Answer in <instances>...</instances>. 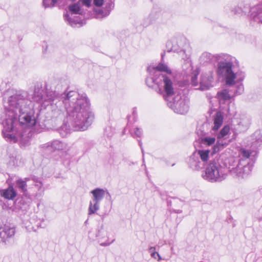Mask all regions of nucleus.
<instances>
[{"label":"nucleus","mask_w":262,"mask_h":262,"mask_svg":"<svg viewBox=\"0 0 262 262\" xmlns=\"http://www.w3.org/2000/svg\"><path fill=\"white\" fill-rule=\"evenodd\" d=\"M61 99L68 115L67 123L64 122L58 129L60 135L66 136L71 129L86 130L94 119V114L90 110V103L86 95L71 91L62 94Z\"/></svg>","instance_id":"1"},{"label":"nucleus","mask_w":262,"mask_h":262,"mask_svg":"<svg viewBox=\"0 0 262 262\" xmlns=\"http://www.w3.org/2000/svg\"><path fill=\"white\" fill-rule=\"evenodd\" d=\"M43 186L42 181L35 177L17 179V191L21 195L20 198H17V200H19L17 209L19 208L27 210L33 199L41 198L45 192Z\"/></svg>","instance_id":"2"},{"label":"nucleus","mask_w":262,"mask_h":262,"mask_svg":"<svg viewBox=\"0 0 262 262\" xmlns=\"http://www.w3.org/2000/svg\"><path fill=\"white\" fill-rule=\"evenodd\" d=\"M10 91L5 94L4 106L7 118L3 122L2 133L5 140L9 142H16V94H11Z\"/></svg>","instance_id":"3"},{"label":"nucleus","mask_w":262,"mask_h":262,"mask_svg":"<svg viewBox=\"0 0 262 262\" xmlns=\"http://www.w3.org/2000/svg\"><path fill=\"white\" fill-rule=\"evenodd\" d=\"M215 72L219 80L222 82H242L244 80L245 73L242 71L234 73L233 71V67L238 63L234 57L221 54L215 56Z\"/></svg>","instance_id":"4"},{"label":"nucleus","mask_w":262,"mask_h":262,"mask_svg":"<svg viewBox=\"0 0 262 262\" xmlns=\"http://www.w3.org/2000/svg\"><path fill=\"white\" fill-rule=\"evenodd\" d=\"M249 150L242 148L239 154L240 159L231 158L228 161V171L234 177L244 178L251 172L252 165L250 163Z\"/></svg>","instance_id":"5"},{"label":"nucleus","mask_w":262,"mask_h":262,"mask_svg":"<svg viewBox=\"0 0 262 262\" xmlns=\"http://www.w3.org/2000/svg\"><path fill=\"white\" fill-rule=\"evenodd\" d=\"M203 178L211 182H221L226 176L227 168L223 159L220 156L209 158Z\"/></svg>","instance_id":"6"},{"label":"nucleus","mask_w":262,"mask_h":262,"mask_svg":"<svg viewBox=\"0 0 262 262\" xmlns=\"http://www.w3.org/2000/svg\"><path fill=\"white\" fill-rule=\"evenodd\" d=\"M211 158L209 149H199L194 151L189 158L187 163L189 167L194 170L203 168Z\"/></svg>","instance_id":"7"},{"label":"nucleus","mask_w":262,"mask_h":262,"mask_svg":"<svg viewBox=\"0 0 262 262\" xmlns=\"http://www.w3.org/2000/svg\"><path fill=\"white\" fill-rule=\"evenodd\" d=\"M147 71L150 74H155L157 72H164L166 74H159L160 79L159 82H172L176 80V74L163 61H160L157 66L151 63L147 68Z\"/></svg>","instance_id":"8"},{"label":"nucleus","mask_w":262,"mask_h":262,"mask_svg":"<svg viewBox=\"0 0 262 262\" xmlns=\"http://www.w3.org/2000/svg\"><path fill=\"white\" fill-rule=\"evenodd\" d=\"M29 104L23 106L21 105L19 108V122L21 125H25L27 127H32L36 124V117L33 109V105L30 101Z\"/></svg>","instance_id":"9"},{"label":"nucleus","mask_w":262,"mask_h":262,"mask_svg":"<svg viewBox=\"0 0 262 262\" xmlns=\"http://www.w3.org/2000/svg\"><path fill=\"white\" fill-rule=\"evenodd\" d=\"M179 93L167 102L168 106L175 113L180 114H186L189 110V100L186 96Z\"/></svg>","instance_id":"10"},{"label":"nucleus","mask_w":262,"mask_h":262,"mask_svg":"<svg viewBox=\"0 0 262 262\" xmlns=\"http://www.w3.org/2000/svg\"><path fill=\"white\" fill-rule=\"evenodd\" d=\"M180 56L184 61V64L183 65V70H186L185 72L186 79L184 80L183 82H195L197 80L198 76L199 74V71L198 70L191 72L192 66L190 59V54L188 52H186L185 48L181 50L180 51L177 52Z\"/></svg>","instance_id":"11"},{"label":"nucleus","mask_w":262,"mask_h":262,"mask_svg":"<svg viewBox=\"0 0 262 262\" xmlns=\"http://www.w3.org/2000/svg\"><path fill=\"white\" fill-rule=\"evenodd\" d=\"M106 191L102 188H97L91 191L92 194V201L90 202L88 214H95L100 208V202L105 196Z\"/></svg>","instance_id":"12"},{"label":"nucleus","mask_w":262,"mask_h":262,"mask_svg":"<svg viewBox=\"0 0 262 262\" xmlns=\"http://www.w3.org/2000/svg\"><path fill=\"white\" fill-rule=\"evenodd\" d=\"M160 84H162L161 85L162 92L160 94L168 102L172 99V96H175L178 93L182 92L179 87L182 88L185 83H160Z\"/></svg>","instance_id":"13"},{"label":"nucleus","mask_w":262,"mask_h":262,"mask_svg":"<svg viewBox=\"0 0 262 262\" xmlns=\"http://www.w3.org/2000/svg\"><path fill=\"white\" fill-rule=\"evenodd\" d=\"M57 95V94L55 92L46 93L41 88L35 87L32 98L34 101L46 106L48 105L47 103L55 101Z\"/></svg>","instance_id":"14"},{"label":"nucleus","mask_w":262,"mask_h":262,"mask_svg":"<svg viewBox=\"0 0 262 262\" xmlns=\"http://www.w3.org/2000/svg\"><path fill=\"white\" fill-rule=\"evenodd\" d=\"M168 52H177L186 48L189 46L186 38L184 36H179L172 39L167 43Z\"/></svg>","instance_id":"15"},{"label":"nucleus","mask_w":262,"mask_h":262,"mask_svg":"<svg viewBox=\"0 0 262 262\" xmlns=\"http://www.w3.org/2000/svg\"><path fill=\"white\" fill-rule=\"evenodd\" d=\"M15 228L10 225H5L0 227V242L6 243L15 234Z\"/></svg>","instance_id":"16"},{"label":"nucleus","mask_w":262,"mask_h":262,"mask_svg":"<svg viewBox=\"0 0 262 262\" xmlns=\"http://www.w3.org/2000/svg\"><path fill=\"white\" fill-rule=\"evenodd\" d=\"M42 147L50 150L56 151L67 149L68 147L66 143L59 140H54L43 145Z\"/></svg>","instance_id":"17"},{"label":"nucleus","mask_w":262,"mask_h":262,"mask_svg":"<svg viewBox=\"0 0 262 262\" xmlns=\"http://www.w3.org/2000/svg\"><path fill=\"white\" fill-rule=\"evenodd\" d=\"M225 86L233 97L242 94L244 91L242 83H226Z\"/></svg>","instance_id":"18"},{"label":"nucleus","mask_w":262,"mask_h":262,"mask_svg":"<svg viewBox=\"0 0 262 262\" xmlns=\"http://www.w3.org/2000/svg\"><path fill=\"white\" fill-rule=\"evenodd\" d=\"M249 16L254 20L262 23V3L251 7Z\"/></svg>","instance_id":"19"},{"label":"nucleus","mask_w":262,"mask_h":262,"mask_svg":"<svg viewBox=\"0 0 262 262\" xmlns=\"http://www.w3.org/2000/svg\"><path fill=\"white\" fill-rule=\"evenodd\" d=\"M59 96L57 95L56 99L54 102H49L51 104L52 107V118H62L63 114L62 111L56 106L57 103H58L59 104L61 103L60 100H59Z\"/></svg>","instance_id":"20"},{"label":"nucleus","mask_w":262,"mask_h":262,"mask_svg":"<svg viewBox=\"0 0 262 262\" xmlns=\"http://www.w3.org/2000/svg\"><path fill=\"white\" fill-rule=\"evenodd\" d=\"M217 96L220 102L223 103L233 98L226 86L224 90L217 92Z\"/></svg>","instance_id":"21"},{"label":"nucleus","mask_w":262,"mask_h":262,"mask_svg":"<svg viewBox=\"0 0 262 262\" xmlns=\"http://www.w3.org/2000/svg\"><path fill=\"white\" fill-rule=\"evenodd\" d=\"M250 124V119L247 117H244L240 118L237 123L238 132L239 133L244 132L247 130Z\"/></svg>","instance_id":"22"},{"label":"nucleus","mask_w":262,"mask_h":262,"mask_svg":"<svg viewBox=\"0 0 262 262\" xmlns=\"http://www.w3.org/2000/svg\"><path fill=\"white\" fill-rule=\"evenodd\" d=\"M213 126L212 127V130L214 132L217 131L221 126L223 122V116L220 112H217L214 117Z\"/></svg>","instance_id":"23"},{"label":"nucleus","mask_w":262,"mask_h":262,"mask_svg":"<svg viewBox=\"0 0 262 262\" xmlns=\"http://www.w3.org/2000/svg\"><path fill=\"white\" fill-rule=\"evenodd\" d=\"M227 146V144L225 142H224L223 140H220L217 141L215 144L214 145V146L212 148V151H210V155H211V157L212 158H214L217 155H215V154L220 151L221 150H223L226 146Z\"/></svg>","instance_id":"24"},{"label":"nucleus","mask_w":262,"mask_h":262,"mask_svg":"<svg viewBox=\"0 0 262 262\" xmlns=\"http://www.w3.org/2000/svg\"><path fill=\"white\" fill-rule=\"evenodd\" d=\"M0 195L8 200H12L16 193L12 187L10 186L8 189L0 190Z\"/></svg>","instance_id":"25"},{"label":"nucleus","mask_w":262,"mask_h":262,"mask_svg":"<svg viewBox=\"0 0 262 262\" xmlns=\"http://www.w3.org/2000/svg\"><path fill=\"white\" fill-rule=\"evenodd\" d=\"M217 54L213 55L209 52H204L200 57V62L202 64H207L211 62Z\"/></svg>","instance_id":"26"},{"label":"nucleus","mask_w":262,"mask_h":262,"mask_svg":"<svg viewBox=\"0 0 262 262\" xmlns=\"http://www.w3.org/2000/svg\"><path fill=\"white\" fill-rule=\"evenodd\" d=\"M192 86L194 87L195 90L201 91H205L209 90L213 86L210 83H191Z\"/></svg>","instance_id":"27"},{"label":"nucleus","mask_w":262,"mask_h":262,"mask_svg":"<svg viewBox=\"0 0 262 262\" xmlns=\"http://www.w3.org/2000/svg\"><path fill=\"white\" fill-rule=\"evenodd\" d=\"M252 137L253 140H254L252 142V145L255 147L259 146L262 143V134L260 132H255L253 134Z\"/></svg>","instance_id":"28"},{"label":"nucleus","mask_w":262,"mask_h":262,"mask_svg":"<svg viewBox=\"0 0 262 262\" xmlns=\"http://www.w3.org/2000/svg\"><path fill=\"white\" fill-rule=\"evenodd\" d=\"M69 9L72 14H82L83 11L81 9L79 3L71 5L69 6Z\"/></svg>","instance_id":"29"},{"label":"nucleus","mask_w":262,"mask_h":262,"mask_svg":"<svg viewBox=\"0 0 262 262\" xmlns=\"http://www.w3.org/2000/svg\"><path fill=\"white\" fill-rule=\"evenodd\" d=\"M216 139L215 137L205 136L201 139V142L202 144L209 146L215 143Z\"/></svg>","instance_id":"30"},{"label":"nucleus","mask_w":262,"mask_h":262,"mask_svg":"<svg viewBox=\"0 0 262 262\" xmlns=\"http://www.w3.org/2000/svg\"><path fill=\"white\" fill-rule=\"evenodd\" d=\"M231 15L241 16L245 15V11L242 10V4L239 6L231 8L230 9Z\"/></svg>","instance_id":"31"},{"label":"nucleus","mask_w":262,"mask_h":262,"mask_svg":"<svg viewBox=\"0 0 262 262\" xmlns=\"http://www.w3.org/2000/svg\"><path fill=\"white\" fill-rule=\"evenodd\" d=\"M64 17L65 20L68 21L72 27H75L77 24H79L80 23V21L77 18H72L67 13L64 14Z\"/></svg>","instance_id":"32"},{"label":"nucleus","mask_w":262,"mask_h":262,"mask_svg":"<svg viewBox=\"0 0 262 262\" xmlns=\"http://www.w3.org/2000/svg\"><path fill=\"white\" fill-rule=\"evenodd\" d=\"M230 131V127L228 125H225L224 127L220 130V132L218 133L217 135V139H221L227 136Z\"/></svg>","instance_id":"33"},{"label":"nucleus","mask_w":262,"mask_h":262,"mask_svg":"<svg viewBox=\"0 0 262 262\" xmlns=\"http://www.w3.org/2000/svg\"><path fill=\"white\" fill-rule=\"evenodd\" d=\"M213 79L212 72L205 73L202 74L200 82H212Z\"/></svg>","instance_id":"34"},{"label":"nucleus","mask_w":262,"mask_h":262,"mask_svg":"<svg viewBox=\"0 0 262 262\" xmlns=\"http://www.w3.org/2000/svg\"><path fill=\"white\" fill-rule=\"evenodd\" d=\"M160 83H148L147 86L149 88L154 90L155 92L160 94L162 92V86Z\"/></svg>","instance_id":"35"},{"label":"nucleus","mask_w":262,"mask_h":262,"mask_svg":"<svg viewBox=\"0 0 262 262\" xmlns=\"http://www.w3.org/2000/svg\"><path fill=\"white\" fill-rule=\"evenodd\" d=\"M130 134L134 138H141L143 136V130L141 128L137 127Z\"/></svg>","instance_id":"36"},{"label":"nucleus","mask_w":262,"mask_h":262,"mask_svg":"<svg viewBox=\"0 0 262 262\" xmlns=\"http://www.w3.org/2000/svg\"><path fill=\"white\" fill-rule=\"evenodd\" d=\"M96 236L98 237V239L100 241V240H102L105 239V238H108L107 237V232L106 230L101 229L98 231V233L96 234Z\"/></svg>","instance_id":"37"},{"label":"nucleus","mask_w":262,"mask_h":262,"mask_svg":"<svg viewBox=\"0 0 262 262\" xmlns=\"http://www.w3.org/2000/svg\"><path fill=\"white\" fill-rule=\"evenodd\" d=\"M57 0H43L42 6L45 8H52L55 6Z\"/></svg>","instance_id":"38"},{"label":"nucleus","mask_w":262,"mask_h":262,"mask_svg":"<svg viewBox=\"0 0 262 262\" xmlns=\"http://www.w3.org/2000/svg\"><path fill=\"white\" fill-rule=\"evenodd\" d=\"M250 7L248 4H242V10L245 11V14H246L247 13L249 14V11L250 10Z\"/></svg>","instance_id":"39"},{"label":"nucleus","mask_w":262,"mask_h":262,"mask_svg":"<svg viewBox=\"0 0 262 262\" xmlns=\"http://www.w3.org/2000/svg\"><path fill=\"white\" fill-rule=\"evenodd\" d=\"M104 0H94V4L97 7L101 6L103 4Z\"/></svg>","instance_id":"40"},{"label":"nucleus","mask_w":262,"mask_h":262,"mask_svg":"<svg viewBox=\"0 0 262 262\" xmlns=\"http://www.w3.org/2000/svg\"><path fill=\"white\" fill-rule=\"evenodd\" d=\"M138 143L141 148V151L142 152V155H143V165H145L144 164V150H143V146H142V142L141 140H138Z\"/></svg>","instance_id":"41"},{"label":"nucleus","mask_w":262,"mask_h":262,"mask_svg":"<svg viewBox=\"0 0 262 262\" xmlns=\"http://www.w3.org/2000/svg\"><path fill=\"white\" fill-rule=\"evenodd\" d=\"M11 150L10 148H9L8 150V154L9 155L10 159L14 162V160L15 159V153L14 152V154H11L10 153Z\"/></svg>","instance_id":"42"},{"label":"nucleus","mask_w":262,"mask_h":262,"mask_svg":"<svg viewBox=\"0 0 262 262\" xmlns=\"http://www.w3.org/2000/svg\"><path fill=\"white\" fill-rule=\"evenodd\" d=\"M82 3L83 5L89 7L91 5V0H82Z\"/></svg>","instance_id":"43"},{"label":"nucleus","mask_w":262,"mask_h":262,"mask_svg":"<svg viewBox=\"0 0 262 262\" xmlns=\"http://www.w3.org/2000/svg\"><path fill=\"white\" fill-rule=\"evenodd\" d=\"M115 241V239H113L112 242H107V240L106 241V242L103 243H101L100 245L102 246H109L111 244L113 243V242Z\"/></svg>","instance_id":"44"},{"label":"nucleus","mask_w":262,"mask_h":262,"mask_svg":"<svg viewBox=\"0 0 262 262\" xmlns=\"http://www.w3.org/2000/svg\"><path fill=\"white\" fill-rule=\"evenodd\" d=\"M48 49V45L46 42H44L42 45V52L43 53H46Z\"/></svg>","instance_id":"45"},{"label":"nucleus","mask_w":262,"mask_h":262,"mask_svg":"<svg viewBox=\"0 0 262 262\" xmlns=\"http://www.w3.org/2000/svg\"><path fill=\"white\" fill-rule=\"evenodd\" d=\"M28 144H29V141L28 140L25 141V142L24 144L23 143V141H21L20 142V146L21 147H25L26 145H28Z\"/></svg>","instance_id":"46"},{"label":"nucleus","mask_w":262,"mask_h":262,"mask_svg":"<svg viewBox=\"0 0 262 262\" xmlns=\"http://www.w3.org/2000/svg\"><path fill=\"white\" fill-rule=\"evenodd\" d=\"M156 248L155 247H151L149 249V252L150 253V254H152L153 252H156L155 251Z\"/></svg>","instance_id":"47"},{"label":"nucleus","mask_w":262,"mask_h":262,"mask_svg":"<svg viewBox=\"0 0 262 262\" xmlns=\"http://www.w3.org/2000/svg\"><path fill=\"white\" fill-rule=\"evenodd\" d=\"M157 255H158V252H153L152 253V254H151V256L155 258V259H156L157 258Z\"/></svg>","instance_id":"48"},{"label":"nucleus","mask_w":262,"mask_h":262,"mask_svg":"<svg viewBox=\"0 0 262 262\" xmlns=\"http://www.w3.org/2000/svg\"><path fill=\"white\" fill-rule=\"evenodd\" d=\"M97 13L98 14H103V11L101 9H99L97 11Z\"/></svg>","instance_id":"49"},{"label":"nucleus","mask_w":262,"mask_h":262,"mask_svg":"<svg viewBox=\"0 0 262 262\" xmlns=\"http://www.w3.org/2000/svg\"><path fill=\"white\" fill-rule=\"evenodd\" d=\"M165 56V53H163L161 54V61H163L164 62V57Z\"/></svg>","instance_id":"50"},{"label":"nucleus","mask_w":262,"mask_h":262,"mask_svg":"<svg viewBox=\"0 0 262 262\" xmlns=\"http://www.w3.org/2000/svg\"><path fill=\"white\" fill-rule=\"evenodd\" d=\"M133 114L134 117H137V113H136V110H134L133 111Z\"/></svg>","instance_id":"51"},{"label":"nucleus","mask_w":262,"mask_h":262,"mask_svg":"<svg viewBox=\"0 0 262 262\" xmlns=\"http://www.w3.org/2000/svg\"><path fill=\"white\" fill-rule=\"evenodd\" d=\"M157 257H158V261H161L162 260V258L160 256V255H159V254L158 253V255H157Z\"/></svg>","instance_id":"52"},{"label":"nucleus","mask_w":262,"mask_h":262,"mask_svg":"<svg viewBox=\"0 0 262 262\" xmlns=\"http://www.w3.org/2000/svg\"><path fill=\"white\" fill-rule=\"evenodd\" d=\"M176 212L178 213H180L182 212V210H177V211H176Z\"/></svg>","instance_id":"53"},{"label":"nucleus","mask_w":262,"mask_h":262,"mask_svg":"<svg viewBox=\"0 0 262 262\" xmlns=\"http://www.w3.org/2000/svg\"><path fill=\"white\" fill-rule=\"evenodd\" d=\"M156 79H153V80H152V82H156Z\"/></svg>","instance_id":"54"},{"label":"nucleus","mask_w":262,"mask_h":262,"mask_svg":"<svg viewBox=\"0 0 262 262\" xmlns=\"http://www.w3.org/2000/svg\"><path fill=\"white\" fill-rule=\"evenodd\" d=\"M108 14H105V15H102L103 16L107 15Z\"/></svg>","instance_id":"55"},{"label":"nucleus","mask_w":262,"mask_h":262,"mask_svg":"<svg viewBox=\"0 0 262 262\" xmlns=\"http://www.w3.org/2000/svg\"><path fill=\"white\" fill-rule=\"evenodd\" d=\"M17 101H18V97H17Z\"/></svg>","instance_id":"56"},{"label":"nucleus","mask_w":262,"mask_h":262,"mask_svg":"<svg viewBox=\"0 0 262 262\" xmlns=\"http://www.w3.org/2000/svg\"><path fill=\"white\" fill-rule=\"evenodd\" d=\"M260 1H261V2H262V0H260Z\"/></svg>","instance_id":"57"}]
</instances>
